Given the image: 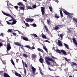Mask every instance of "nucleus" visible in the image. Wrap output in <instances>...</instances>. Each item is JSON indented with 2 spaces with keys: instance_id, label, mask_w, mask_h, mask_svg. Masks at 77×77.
<instances>
[{
  "instance_id": "15",
  "label": "nucleus",
  "mask_w": 77,
  "mask_h": 77,
  "mask_svg": "<svg viewBox=\"0 0 77 77\" xmlns=\"http://www.w3.org/2000/svg\"><path fill=\"white\" fill-rule=\"evenodd\" d=\"M17 5L19 6H23V5H24L23 4V2L18 3Z\"/></svg>"
},
{
  "instance_id": "45",
  "label": "nucleus",
  "mask_w": 77,
  "mask_h": 77,
  "mask_svg": "<svg viewBox=\"0 0 77 77\" xmlns=\"http://www.w3.org/2000/svg\"><path fill=\"white\" fill-rule=\"evenodd\" d=\"M8 32H10V33H11L12 32V30L9 29L8 30Z\"/></svg>"
},
{
  "instance_id": "48",
  "label": "nucleus",
  "mask_w": 77,
  "mask_h": 77,
  "mask_svg": "<svg viewBox=\"0 0 77 77\" xmlns=\"http://www.w3.org/2000/svg\"><path fill=\"white\" fill-rule=\"evenodd\" d=\"M0 35L2 36H4V34L3 32H2L1 33Z\"/></svg>"
},
{
  "instance_id": "61",
  "label": "nucleus",
  "mask_w": 77,
  "mask_h": 77,
  "mask_svg": "<svg viewBox=\"0 0 77 77\" xmlns=\"http://www.w3.org/2000/svg\"><path fill=\"white\" fill-rule=\"evenodd\" d=\"M55 0L56 1H55L56 2H57V3H58V2H59L58 0Z\"/></svg>"
},
{
  "instance_id": "56",
  "label": "nucleus",
  "mask_w": 77,
  "mask_h": 77,
  "mask_svg": "<svg viewBox=\"0 0 77 77\" xmlns=\"http://www.w3.org/2000/svg\"><path fill=\"white\" fill-rule=\"evenodd\" d=\"M48 69H49V70H50V71H52V69L50 68V67L48 68Z\"/></svg>"
},
{
  "instance_id": "37",
  "label": "nucleus",
  "mask_w": 77,
  "mask_h": 77,
  "mask_svg": "<svg viewBox=\"0 0 77 77\" xmlns=\"http://www.w3.org/2000/svg\"><path fill=\"white\" fill-rule=\"evenodd\" d=\"M32 8H33V9H35V8H36V5H33L32 6Z\"/></svg>"
},
{
  "instance_id": "19",
  "label": "nucleus",
  "mask_w": 77,
  "mask_h": 77,
  "mask_svg": "<svg viewBox=\"0 0 77 77\" xmlns=\"http://www.w3.org/2000/svg\"><path fill=\"white\" fill-rule=\"evenodd\" d=\"M40 62L41 63H43V62H44V60H43V59L42 58H40L39 59Z\"/></svg>"
},
{
  "instance_id": "24",
  "label": "nucleus",
  "mask_w": 77,
  "mask_h": 77,
  "mask_svg": "<svg viewBox=\"0 0 77 77\" xmlns=\"http://www.w3.org/2000/svg\"><path fill=\"white\" fill-rule=\"evenodd\" d=\"M59 26H55L54 27L55 30H56V31L58 30H59Z\"/></svg>"
},
{
  "instance_id": "6",
  "label": "nucleus",
  "mask_w": 77,
  "mask_h": 77,
  "mask_svg": "<svg viewBox=\"0 0 77 77\" xmlns=\"http://www.w3.org/2000/svg\"><path fill=\"white\" fill-rule=\"evenodd\" d=\"M57 45L60 46V47H62V41L60 40H58L57 42Z\"/></svg>"
},
{
  "instance_id": "57",
  "label": "nucleus",
  "mask_w": 77,
  "mask_h": 77,
  "mask_svg": "<svg viewBox=\"0 0 77 77\" xmlns=\"http://www.w3.org/2000/svg\"><path fill=\"white\" fill-rule=\"evenodd\" d=\"M1 46H2V44L0 42V47H1Z\"/></svg>"
},
{
  "instance_id": "1",
  "label": "nucleus",
  "mask_w": 77,
  "mask_h": 77,
  "mask_svg": "<svg viewBox=\"0 0 77 77\" xmlns=\"http://www.w3.org/2000/svg\"><path fill=\"white\" fill-rule=\"evenodd\" d=\"M45 60L46 61V62L47 63V65H51V64L48 61L49 60V61H51V62H54V61L51 58H50L48 57H45Z\"/></svg>"
},
{
  "instance_id": "30",
  "label": "nucleus",
  "mask_w": 77,
  "mask_h": 77,
  "mask_svg": "<svg viewBox=\"0 0 77 77\" xmlns=\"http://www.w3.org/2000/svg\"><path fill=\"white\" fill-rule=\"evenodd\" d=\"M24 73L25 74V75H27V71H26V69L25 68L24 69Z\"/></svg>"
},
{
  "instance_id": "47",
  "label": "nucleus",
  "mask_w": 77,
  "mask_h": 77,
  "mask_svg": "<svg viewBox=\"0 0 77 77\" xmlns=\"http://www.w3.org/2000/svg\"><path fill=\"white\" fill-rule=\"evenodd\" d=\"M15 31H17V32H18L19 33V34H21V32H20V31H19L18 30H15Z\"/></svg>"
},
{
  "instance_id": "63",
  "label": "nucleus",
  "mask_w": 77,
  "mask_h": 77,
  "mask_svg": "<svg viewBox=\"0 0 77 77\" xmlns=\"http://www.w3.org/2000/svg\"><path fill=\"white\" fill-rule=\"evenodd\" d=\"M22 50H23V51H24V48H22Z\"/></svg>"
},
{
  "instance_id": "39",
  "label": "nucleus",
  "mask_w": 77,
  "mask_h": 77,
  "mask_svg": "<svg viewBox=\"0 0 77 77\" xmlns=\"http://www.w3.org/2000/svg\"><path fill=\"white\" fill-rule=\"evenodd\" d=\"M71 28H69L68 29H67V30H68V32L69 33H70V32H71Z\"/></svg>"
},
{
  "instance_id": "33",
  "label": "nucleus",
  "mask_w": 77,
  "mask_h": 77,
  "mask_svg": "<svg viewBox=\"0 0 77 77\" xmlns=\"http://www.w3.org/2000/svg\"><path fill=\"white\" fill-rule=\"evenodd\" d=\"M26 47V48H28L29 49H31V48L30 47V46L29 45H26L25 46Z\"/></svg>"
},
{
  "instance_id": "46",
  "label": "nucleus",
  "mask_w": 77,
  "mask_h": 77,
  "mask_svg": "<svg viewBox=\"0 0 77 77\" xmlns=\"http://www.w3.org/2000/svg\"><path fill=\"white\" fill-rule=\"evenodd\" d=\"M14 8H15V9H17L18 8V6H14Z\"/></svg>"
},
{
  "instance_id": "40",
  "label": "nucleus",
  "mask_w": 77,
  "mask_h": 77,
  "mask_svg": "<svg viewBox=\"0 0 77 77\" xmlns=\"http://www.w3.org/2000/svg\"><path fill=\"white\" fill-rule=\"evenodd\" d=\"M45 28L47 31H48V28H47V26H46V25L45 26Z\"/></svg>"
},
{
  "instance_id": "42",
  "label": "nucleus",
  "mask_w": 77,
  "mask_h": 77,
  "mask_svg": "<svg viewBox=\"0 0 77 77\" xmlns=\"http://www.w3.org/2000/svg\"><path fill=\"white\" fill-rule=\"evenodd\" d=\"M33 35L35 37L37 38L38 37V35H37L36 34H33Z\"/></svg>"
},
{
  "instance_id": "2",
  "label": "nucleus",
  "mask_w": 77,
  "mask_h": 77,
  "mask_svg": "<svg viewBox=\"0 0 77 77\" xmlns=\"http://www.w3.org/2000/svg\"><path fill=\"white\" fill-rule=\"evenodd\" d=\"M63 12L65 14L68 15L67 17H68V18H72V15H73V14L70 13L66 11H63Z\"/></svg>"
},
{
  "instance_id": "51",
  "label": "nucleus",
  "mask_w": 77,
  "mask_h": 77,
  "mask_svg": "<svg viewBox=\"0 0 77 77\" xmlns=\"http://www.w3.org/2000/svg\"><path fill=\"white\" fill-rule=\"evenodd\" d=\"M60 36L61 38H63V35L62 34H60Z\"/></svg>"
},
{
  "instance_id": "21",
  "label": "nucleus",
  "mask_w": 77,
  "mask_h": 77,
  "mask_svg": "<svg viewBox=\"0 0 77 77\" xmlns=\"http://www.w3.org/2000/svg\"><path fill=\"white\" fill-rule=\"evenodd\" d=\"M31 69H32V71H35L36 69L33 66H32L31 67Z\"/></svg>"
},
{
  "instance_id": "13",
  "label": "nucleus",
  "mask_w": 77,
  "mask_h": 77,
  "mask_svg": "<svg viewBox=\"0 0 77 77\" xmlns=\"http://www.w3.org/2000/svg\"><path fill=\"white\" fill-rule=\"evenodd\" d=\"M23 56L25 58H27L28 57V55L27 54H23Z\"/></svg>"
},
{
  "instance_id": "29",
  "label": "nucleus",
  "mask_w": 77,
  "mask_h": 77,
  "mask_svg": "<svg viewBox=\"0 0 77 77\" xmlns=\"http://www.w3.org/2000/svg\"><path fill=\"white\" fill-rule=\"evenodd\" d=\"M60 14L61 17H63V14L62 13V10H60Z\"/></svg>"
},
{
  "instance_id": "28",
  "label": "nucleus",
  "mask_w": 77,
  "mask_h": 77,
  "mask_svg": "<svg viewBox=\"0 0 77 77\" xmlns=\"http://www.w3.org/2000/svg\"><path fill=\"white\" fill-rule=\"evenodd\" d=\"M42 37L43 38H44V39H47V37L45 35H42Z\"/></svg>"
},
{
  "instance_id": "12",
  "label": "nucleus",
  "mask_w": 77,
  "mask_h": 77,
  "mask_svg": "<svg viewBox=\"0 0 77 77\" xmlns=\"http://www.w3.org/2000/svg\"><path fill=\"white\" fill-rule=\"evenodd\" d=\"M2 13L4 15H6V16H8V17H9L10 15V14H8L6 13H5L4 12H2Z\"/></svg>"
},
{
  "instance_id": "41",
  "label": "nucleus",
  "mask_w": 77,
  "mask_h": 77,
  "mask_svg": "<svg viewBox=\"0 0 77 77\" xmlns=\"http://www.w3.org/2000/svg\"><path fill=\"white\" fill-rule=\"evenodd\" d=\"M64 59H65V60H66V61H67V62H68L69 60L67 59L66 57H65Z\"/></svg>"
},
{
  "instance_id": "8",
  "label": "nucleus",
  "mask_w": 77,
  "mask_h": 77,
  "mask_svg": "<svg viewBox=\"0 0 77 77\" xmlns=\"http://www.w3.org/2000/svg\"><path fill=\"white\" fill-rule=\"evenodd\" d=\"M9 17H10V18H12V19L10 20H8V21H14L15 20V19H14V18L13 17H12V16H11V15H10V16H9Z\"/></svg>"
},
{
  "instance_id": "60",
  "label": "nucleus",
  "mask_w": 77,
  "mask_h": 77,
  "mask_svg": "<svg viewBox=\"0 0 77 77\" xmlns=\"http://www.w3.org/2000/svg\"><path fill=\"white\" fill-rule=\"evenodd\" d=\"M20 48H21V49H22V48H23V46H21L20 47Z\"/></svg>"
},
{
  "instance_id": "35",
  "label": "nucleus",
  "mask_w": 77,
  "mask_h": 77,
  "mask_svg": "<svg viewBox=\"0 0 77 77\" xmlns=\"http://www.w3.org/2000/svg\"><path fill=\"white\" fill-rule=\"evenodd\" d=\"M49 8L50 11H53V8H52V7H49Z\"/></svg>"
},
{
  "instance_id": "59",
  "label": "nucleus",
  "mask_w": 77,
  "mask_h": 77,
  "mask_svg": "<svg viewBox=\"0 0 77 77\" xmlns=\"http://www.w3.org/2000/svg\"><path fill=\"white\" fill-rule=\"evenodd\" d=\"M32 72H33V74H35V71H33Z\"/></svg>"
},
{
  "instance_id": "44",
  "label": "nucleus",
  "mask_w": 77,
  "mask_h": 77,
  "mask_svg": "<svg viewBox=\"0 0 77 77\" xmlns=\"http://www.w3.org/2000/svg\"><path fill=\"white\" fill-rule=\"evenodd\" d=\"M25 25L26 26V27H29V24L27 23H26Z\"/></svg>"
},
{
  "instance_id": "53",
  "label": "nucleus",
  "mask_w": 77,
  "mask_h": 77,
  "mask_svg": "<svg viewBox=\"0 0 77 77\" xmlns=\"http://www.w3.org/2000/svg\"><path fill=\"white\" fill-rule=\"evenodd\" d=\"M16 60L17 63H18V61H19V59H16Z\"/></svg>"
},
{
  "instance_id": "5",
  "label": "nucleus",
  "mask_w": 77,
  "mask_h": 77,
  "mask_svg": "<svg viewBox=\"0 0 77 77\" xmlns=\"http://www.w3.org/2000/svg\"><path fill=\"white\" fill-rule=\"evenodd\" d=\"M25 20L27 22H29L30 21L33 22L34 20V19L30 18H26V19H25Z\"/></svg>"
},
{
  "instance_id": "4",
  "label": "nucleus",
  "mask_w": 77,
  "mask_h": 77,
  "mask_svg": "<svg viewBox=\"0 0 77 77\" xmlns=\"http://www.w3.org/2000/svg\"><path fill=\"white\" fill-rule=\"evenodd\" d=\"M41 10L42 13V15H44L45 14V8L44 7H41Z\"/></svg>"
},
{
  "instance_id": "26",
  "label": "nucleus",
  "mask_w": 77,
  "mask_h": 77,
  "mask_svg": "<svg viewBox=\"0 0 77 77\" xmlns=\"http://www.w3.org/2000/svg\"><path fill=\"white\" fill-rule=\"evenodd\" d=\"M37 50H38V51H41V52H42V53L44 52V51H43V50L39 48H37Z\"/></svg>"
},
{
  "instance_id": "54",
  "label": "nucleus",
  "mask_w": 77,
  "mask_h": 77,
  "mask_svg": "<svg viewBox=\"0 0 77 77\" xmlns=\"http://www.w3.org/2000/svg\"><path fill=\"white\" fill-rule=\"evenodd\" d=\"M55 48L54 47H53L52 48V50H55Z\"/></svg>"
},
{
  "instance_id": "14",
  "label": "nucleus",
  "mask_w": 77,
  "mask_h": 77,
  "mask_svg": "<svg viewBox=\"0 0 77 77\" xmlns=\"http://www.w3.org/2000/svg\"><path fill=\"white\" fill-rule=\"evenodd\" d=\"M47 21L48 23V24L49 25H51V23H50V22H51V21H50V19H48L47 20Z\"/></svg>"
},
{
  "instance_id": "22",
  "label": "nucleus",
  "mask_w": 77,
  "mask_h": 77,
  "mask_svg": "<svg viewBox=\"0 0 77 77\" xmlns=\"http://www.w3.org/2000/svg\"><path fill=\"white\" fill-rule=\"evenodd\" d=\"M19 8H20V10H22L23 11H24V8L21 7V6H20L19 7Z\"/></svg>"
},
{
  "instance_id": "32",
  "label": "nucleus",
  "mask_w": 77,
  "mask_h": 77,
  "mask_svg": "<svg viewBox=\"0 0 77 77\" xmlns=\"http://www.w3.org/2000/svg\"><path fill=\"white\" fill-rule=\"evenodd\" d=\"M55 17L56 18H59V17L57 16V14H55Z\"/></svg>"
},
{
  "instance_id": "11",
  "label": "nucleus",
  "mask_w": 77,
  "mask_h": 77,
  "mask_svg": "<svg viewBox=\"0 0 77 77\" xmlns=\"http://www.w3.org/2000/svg\"><path fill=\"white\" fill-rule=\"evenodd\" d=\"M15 74L16 76H18L19 77H21V75L20 74H18V73L17 72L15 73Z\"/></svg>"
},
{
  "instance_id": "17",
  "label": "nucleus",
  "mask_w": 77,
  "mask_h": 77,
  "mask_svg": "<svg viewBox=\"0 0 77 77\" xmlns=\"http://www.w3.org/2000/svg\"><path fill=\"white\" fill-rule=\"evenodd\" d=\"M64 45L66 48L67 49H69V46L65 43H64Z\"/></svg>"
},
{
  "instance_id": "31",
  "label": "nucleus",
  "mask_w": 77,
  "mask_h": 77,
  "mask_svg": "<svg viewBox=\"0 0 77 77\" xmlns=\"http://www.w3.org/2000/svg\"><path fill=\"white\" fill-rule=\"evenodd\" d=\"M43 49H44L46 51L47 53L48 52V50H47V48L45 47H43Z\"/></svg>"
},
{
  "instance_id": "18",
  "label": "nucleus",
  "mask_w": 77,
  "mask_h": 77,
  "mask_svg": "<svg viewBox=\"0 0 77 77\" xmlns=\"http://www.w3.org/2000/svg\"><path fill=\"white\" fill-rule=\"evenodd\" d=\"M26 8H28V9H33V8H32V7H31V6H28L27 5L26 6Z\"/></svg>"
},
{
  "instance_id": "36",
  "label": "nucleus",
  "mask_w": 77,
  "mask_h": 77,
  "mask_svg": "<svg viewBox=\"0 0 77 77\" xmlns=\"http://www.w3.org/2000/svg\"><path fill=\"white\" fill-rule=\"evenodd\" d=\"M39 70L40 71V74H41L42 75H44V73H42V72H41V69H39Z\"/></svg>"
},
{
  "instance_id": "34",
  "label": "nucleus",
  "mask_w": 77,
  "mask_h": 77,
  "mask_svg": "<svg viewBox=\"0 0 77 77\" xmlns=\"http://www.w3.org/2000/svg\"><path fill=\"white\" fill-rule=\"evenodd\" d=\"M73 21H74L76 23V25H77V19H73Z\"/></svg>"
},
{
  "instance_id": "43",
  "label": "nucleus",
  "mask_w": 77,
  "mask_h": 77,
  "mask_svg": "<svg viewBox=\"0 0 77 77\" xmlns=\"http://www.w3.org/2000/svg\"><path fill=\"white\" fill-rule=\"evenodd\" d=\"M32 26H33V27H36L37 26L35 24L33 23L32 24Z\"/></svg>"
},
{
  "instance_id": "64",
  "label": "nucleus",
  "mask_w": 77,
  "mask_h": 77,
  "mask_svg": "<svg viewBox=\"0 0 77 77\" xmlns=\"http://www.w3.org/2000/svg\"><path fill=\"white\" fill-rule=\"evenodd\" d=\"M55 77H59V76H55Z\"/></svg>"
},
{
  "instance_id": "27",
  "label": "nucleus",
  "mask_w": 77,
  "mask_h": 77,
  "mask_svg": "<svg viewBox=\"0 0 77 77\" xmlns=\"http://www.w3.org/2000/svg\"><path fill=\"white\" fill-rule=\"evenodd\" d=\"M14 44H15L16 45H17V46H21V44L20 43H17L15 42L14 43Z\"/></svg>"
},
{
  "instance_id": "55",
  "label": "nucleus",
  "mask_w": 77,
  "mask_h": 77,
  "mask_svg": "<svg viewBox=\"0 0 77 77\" xmlns=\"http://www.w3.org/2000/svg\"><path fill=\"white\" fill-rule=\"evenodd\" d=\"M32 49H35V47H33V46H32Z\"/></svg>"
},
{
  "instance_id": "23",
  "label": "nucleus",
  "mask_w": 77,
  "mask_h": 77,
  "mask_svg": "<svg viewBox=\"0 0 77 77\" xmlns=\"http://www.w3.org/2000/svg\"><path fill=\"white\" fill-rule=\"evenodd\" d=\"M23 40L26 41H28V38L25 37L24 36L23 37Z\"/></svg>"
},
{
  "instance_id": "25",
  "label": "nucleus",
  "mask_w": 77,
  "mask_h": 77,
  "mask_svg": "<svg viewBox=\"0 0 77 77\" xmlns=\"http://www.w3.org/2000/svg\"><path fill=\"white\" fill-rule=\"evenodd\" d=\"M11 62L13 65H15V63H14V60H13L12 59H11Z\"/></svg>"
},
{
  "instance_id": "38",
  "label": "nucleus",
  "mask_w": 77,
  "mask_h": 77,
  "mask_svg": "<svg viewBox=\"0 0 77 77\" xmlns=\"http://www.w3.org/2000/svg\"><path fill=\"white\" fill-rule=\"evenodd\" d=\"M6 22L8 24V25H12V23H9L8 21H6Z\"/></svg>"
},
{
  "instance_id": "16",
  "label": "nucleus",
  "mask_w": 77,
  "mask_h": 77,
  "mask_svg": "<svg viewBox=\"0 0 77 77\" xmlns=\"http://www.w3.org/2000/svg\"><path fill=\"white\" fill-rule=\"evenodd\" d=\"M55 51L56 52V53H61V51H60L59 49H57L56 50H55Z\"/></svg>"
},
{
  "instance_id": "20",
  "label": "nucleus",
  "mask_w": 77,
  "mask_h": 77,
  "mask_svg": "<svg viewBox=\"0 0 77 77\" xmlns=\"http://www.w3.org/2000/svg\"><path fill=\"white\" fill-rule=\"evenodd\" d=\"M17 22V20H14L13 21L12 23H11L12 25H14V24H16Z\"/></svg>"
},
{
  "instance_id": "3",
  "label": "nucleus",
  "mask_w": 77,
  "mask_h": 77,
  "mask_svg": "<svg viewBox=\"0 0 77 77\" xmlns=\"http://www.w3.org/2000/svg\"><path fill=\"white\" fill-rule=\"evenodd\" d=\"M7 51H9L11 49V44L10 43H8L7 45Z\"/></svg>"
},
{
  "instance_id": "7",
  "label": "nucleus",
  "mask_w": 77,
  "mask_h": 77,
  "mask_svg": "<svg viewBox=\"0 0 77 77\" xmlns=\"http://www.w3.org/2000/svg\"><path fill=\"white\" fill-rule=\"evenodd\" d=\"M71 66H77V64L74 62H72L71 63Z\"/></svg>"
},
{
  "instance_id": "50",
  "label": "nucleus",
  "mask_w": 77,
  "mask_h": 77,
  "mask_svg": "<svg viewBox=\"0 0 77 77\" xmlns=\"http://www.w3.org/2000/svg\"><path fill=\"white\" fill-rule=\"evenodd\" d=\"M45 42H48V43H50V41H48V40H46L45 41Z\"/></svg>"
},
{
  "instance_id": "10",
  "label": "nucleus",
  "mask_w": 77,
  "mask_h": 77,
  "mask_svg": "<svg viewBox=\"0 0 77 77\" xmlns=\"http://www.w3.org/2000/svg\"><path fill=\"white\" fill-rule=\"evenodd\" d=\"M61 51L63 54L64 55H66V52L64 50H61Z\"/></svg>"
},
{
  "instance_id": "52",
  "label": "nucleus",
  "mask_w": 77,
  "mask_h": 77,
  "mask_svg": "<svg viewBox=\"0 0 77 77\" xmlns=\"http://www.w3.org/2000/svg\"><path fill=\"white\" fill-rule=\"evenodd\" d=\"M25 66L26 68H27V64H26V63H25Z\"/></svg>"
},
{
  "instance_id": "58",
  "label": "nucleus",
  "mask_w": 77,
  "mask_h": 77,
  "mask_svg": "<svg viewBox=\"0 0 77 77\" xmlns=\"http://www.w3.org/2000/svg\"><path fill=\"white\" fill-rule=\"evenodd\" d=\"M52 58H53L54 59H55V58L53 57V56H52L51 57Z\"/></svg>"
},
{
  "instance_id": "9",
  "label": "nucleus",
  "mask_w": 77,
  "mask_h": 77,
  "mask_svg": "<svg viewBox=\"0 0 77 77\" xmlns=\"http://www.w3.org/2000/svg\"><path fill=\"white\" fill-rule=\"evenodd\" d=\"M37 56L35 54H32V59H35L36 57Z\"/></svg>"
},
{
  "instance_id": "49",
  "label": "nucleus",
  "mask_w": 77,
  "mask_h": 77,
  "mask_svg": "<svg viewBox=\"0 0 77 77\" xmlns=\"http://www.w3.org/2000/svg\"><path fill=\"white\" fill-rule=\"evenodd\" d=\"M13 35H14V36H16V35H17V33H15V32H13L12 33Z\"/></svg>"
},
{
  "instance_id": "62",
  "label": "nucleus",
  "mask_w": 77,
  "mask_h": 77,
  "mask_svg": "<svg viewBox=\"0 0 77 77\" xmlns=\"http://www.w3.org/2000/svg\"><path fill=\"white\" fill-rule=\"evenodd\" d=\"M23 1H24V2H27V1H26V0H23Z\"/></svg>"
}]
</instances>
